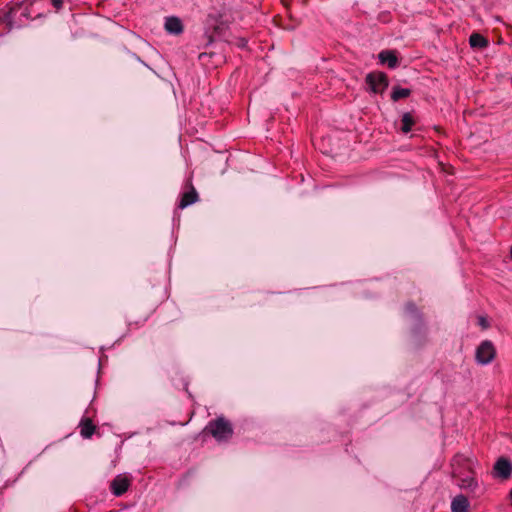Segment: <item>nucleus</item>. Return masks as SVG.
Wrapping results in <instances>:
<instances>
[{
  "mask_svg": "<svg viewBox=\"0 0 512 512\" xmlns=\"http://www.w3.org/2000/svg\"><path fill=\"white\" fill-rule=\"evenodd\" d=\"M206 430L217 440L226 441L231 438L233 429L229 421L223 417H219L216 420L210 421L206 427Z\"/></svg>",
  "mask_w": 512,
  "mask_h": 512,
  "instance_id": "nucleus-1",
  "label": "nucleus"
},
{
  "mask_svg": "<svg viewBox=\"0 0 512 512\" xmlns=\"http://www.w3.org/2000/svg\"><path fill=\"white\" fill-rule=\"evenodd\" d=\"M38 0H23L20 3L14 4L8 13V20L10 22L15 21L18 17H24L26 19H33L41 15L40 12L34 13L31 7Z\"/></svg>",
  "mask_w": 512,
  "mask_h": 512,
  "instance_id": "nucleus-2",
  "label": "nucleus"
},
{
  "mask_svg": "<svg viewBox=\"0 0 512 512\" xmlns=\"http://www.w3.org/2000/svg\"><path fill=\"white\" fill-rule=\"evenodd\" d=\"M496 356V349L489 340H484L476 349L475 359L478 364L487 365L491 363Z\"/></svg>",
  "mask_w": 512,
  "mask_h": 512,
  "instance_id": "nucleus-3",
  "label": "nucleus"
},
{
  "mask_svg": "<svg viewBox=\"0 0 512 512\" xmlns=\"http://www.w3.org/2000/svg\"><path fill=\"white\" fill-rule=\"evenodd\" d=\"M366 83L373 93H383L388 87V78L383 72H372L366 76Z\"/></svg>",
  "mask_w": 512,
  "mask_h": 512,
  "instance_id": "nucleus-4",
  "label": "nucleus"
},
{
  "mask_svg": "<svg viewBox=\"0 0 512 512\" xmlns=\"http://www.w3.org/2000/svg\"><path fill=\"white\" fill-rule=\"evenodd\" d=\"M473 474L474 472H462L459 473V475H453V477L458 479V485L461 489H464L472 494H477L478 492L481 494L482 491H480V485Z\"/></svg>",
  "mask_w": 512,
  "mask_h": 512,
  "instance_id": "nucleus-5",
  "label": "nucleus"
},
{
  "mask_svg": "<svg viewBox=\"0 0 512 512\" xmlns=\"http://www.w3.org/2000/svg\"><path fill=\"white\" fill-rule=\"evenodd\" d=\"M452 475H459L462 472L473 473V460L462 454H457L451 461Z\"/></svg>",
  "mask_w": 512,
  "mask_h": 512,
  "instance_id": "nucleus-6",
  "label": "nucleus"
},
{
  "mask_svg": "<svg viewBox=\"0 0 512 512\" xmlns=\"http://www.w3.org/2000/svg\"><path fill=\"white\" fill-rule=\"evenodd\" d=\"M494 476L502 479H507L512 473V464L506 458H499L494 464Z\"/></svg>",
  "mask_w": 512,
  "mask_h": 512,
  "instance_id": "nucleus-7",
  "label": "nucleus"
},
{
  "mask_svg": "<svg viewBox=\"0 0 512 512\" xmlns=\"http://www.w3.org/2000/svg\"><path fill=\"white\" fill-rule=\"evenodd\" d=\"M129 486L130 480L126 476L118 475L111 482L110 488L115 496H121L128 490Z\"/></svg>",
  "mask_w": 512,
  "mask_h": 512,
  "instance_id": "nucleus-8",
  "label": "nucleus"
},
{
  "mask_svg": "<svg viewBox=\"0 0 512 512\" xmlns=\"http://www.w3.org/2000/svg\"><path fill=\"white\" fill-rule=\"evenodd\" d=\"M164 28L167 33L172 35H179L183 32V24L180 18L175 16L166 17Z\"/></svg>",
  "mask_w": 512,
  "mask_h": 512,
  "instance_id": "nucleus-9",
  "label": "nucleus"
},
{
  "mask_svg": "<svg viewBox=\"0 0 512 512\" xmlns=\"http://www.w3.org/2000/svg\"><path fill=\"white\" fill-rule=\"evenodd\" d=\"M469 506L468 498L463 494L455 496L451 501L452 512H469Z\"/></svg>",
  "mask_w": 512,
  "mask_h": 512,
  "instance_id": "nucleus-10",
  "label": "nucleus"
},
{
  "mask_svg": "<svg viewBox=\"0 0 512 512\" xmlns=\"http://www.w3.org/2000/svg\"><path fill=\"white\" fill-rule=\"evenodd\" d=\"M381 64H386L389 68H396L398 65V57L394 51L383 50L378 55Z\"/></svg>",
  "mask_w": 512,
  "mask_h": 512,
  "instance_id": "nucleus-11",
  "label": "nucleus"
},
{
  "mask_svg": "<svg viewBox=\"0 0 512 512\" xmlns=\"http://www.w3.org/2000/svg\"><path fill=\"white\" fill-rule=\"evenodd\" d=\"M198 200V193L193 186L187 192L182 194L181 200L179 202V208L184 209L189 205L194 204Z\"/></svg>",
  "mask_w": 512,
  "mask_h": 512,
  "instance_id": "nucleus-12",
  "label": "nucleus"
},
{
  "mask_svg": "<svg viewBox=\"0 0 512 512\" xmlns=\"http://www.w3.org/2000/svg\"><path fill=\"white\" fill-rule=\"evenodd\" d=\"M95 425L89 418H84L80 422V433L83 438H90L95 432Z\"/></svg>",
  "mask_w": 512,
  "mask_h": 512,
  "instance_id": "nucleus-13",
  "label": "nucleus"
},
{
  "mask_svg": "<svg viewBox=\"0 0 512 512\" xmlns=\"http://www.w3.org/2000/svg\"><path fill=\"white\" fill-rule=\"evenodd\" d=\"M469 44L472 48L483 49L488 46V40L479 33H472L469 37Z\"/></svg>",
  "mask_w": 512,
  "mask_h": 512,
  "instance_id": "nucleus-14",
  "label": "nucleus"
},
{
  "mask_svg": "<svg viewBox=\"0 0 512 512\" xmlns=\"http://www.w3.org/2000/svg\"><path fill=\"white\" fill-rule=\"evenodd\" d=\"M411 94V90L408 88H402L399 86L393 87L391 98L393 101H399L401 99L409 97Z\"/></svg>",
  "mask_w": 512,
  "mask_h": 512,
  "instance_id": "nucleus-15",
  "label": "nucleus"
},
{
  "mask_svg": "<svg viewBox=\"0 0 512 512\" xmlns=\"http://www.w3.org/2000/svg\"><path fill=\"white\" fill-rule=\"evenodd\" d=\"M401 131L403 133H409L414 125V119L410 113H404L401 119Z\"/></svg>",
  "mask_w": 512,
  "mask_h": 512,
  "instance_id": "nucleus-16",
  "label": "nucleus"
},
{
  "mask_svg": "<svg viewBox=\"0 0 512 512\" xmlns=\"http://www.w3.org/2000/svg\"><path fill=\"white\" fill-rule=\"evenodd\" d=\"M405 311L407 314H410V315L417 314V308L413 303H407V305L405 306Z\"/></svg>",
  "mask_w": 512,
  "mask_h": 512,
  "instance_id": "nucleus-17",
  "label": "nucleus"
},
{
  "mask_svg": "<svg viewBox=\"0 0 512 512\" xmlns=\"http://www.w3.org/2000/svg\"><path fill=\"white\" fill-rule=\"evenodd\" d=\"M51 4L56 8V10H60L63 6V0H50Z\"/></svg>",
  "mask_w": 512,
  "mask_h": 512,
  "instance_id": "nucleus-18",
  "label": "nucleus"
},
{
  "mask_svg": "<svg viewBox=\"0 0 512 512\" xmlns=\"http://www.w3.org/2000/svg\"><path fill=\"white\" fill-rule=\"evenodd\" d=\"M245 45H246V41L244 39H242L241 42H240V46L244 47Z\"/></svg>",
  "mask_w": 512,
  "mask_h": 512,
  "instance_id": "nucleus-19",
  "label": "nucleus"
},
{
  "mask_svg": "<svg viewBox=\"0 0 512 512\" xmlns=\"http://www.w3.org/2000/svg\"><path fill=\"white\" fill-rule=\"evenodd\" d=\"M485 320L483 318L480 319V324L483 326V327H486L485 324H484Z\"/></svg>",
  "mask_w": 512,
  "mask_h": 512,
  "instance_id": "nucleus-20",
  "label": "nucleus"
}]
</instances>
